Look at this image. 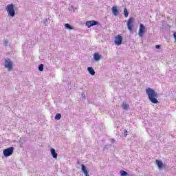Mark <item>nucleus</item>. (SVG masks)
Here are the masks:
<instances>
[{"label":"nucleus","mask_w":176,"mask_h":176,"mask_svg":"<svg viewBox=\"0 0 176 176\" xmlns=\"http://www.w3.org/2000/svg\"><path fill=\"white\" fill-rule=\"evenodd\" d=\"M146 93L148 97V100H150L151 102L153 104H158L159 101L157 100V93L155 91L154 89L151 88H147L146 89Z\"/></svg>","instance_id":"obj_1"},{"label":"nucleus","mask_w":176,"mask_h":176,"mask_svg":"<svg viewBox=\"0 0 176 176\" xmlns=\"http://www.w3.org/2000/svg\"><path fill=\"white\" fill-rule=\"evenodd\" d=\"M6 10L8 13V16H10L11 17H14V14H16V12L14 11V6H13V3L8 4L6 7Z\"/></svg>","instance_id":"obj_2"},{"label":"nucleus","mask_w":176,"mask_h":176,"mask_svg":"<svg viewBox=\"0 0 176 176\" xmlns=\"http://www.w3.org/2000/svg\"><path fill=\"white\" fill-rule=\"evenodd\" d=\"M14 149V148H13V147H10V148L4 149L3 151L4 156H6V157L12 156V155H13Z\"/></svg>","instance_id":"obj_3"},{"label":"nucleus","mask_w":176,"mask_h":176,"mask_svg":"<svg viewBox=\"0 0 176 176\" xmlns=\"http://www.w3.org/2000/svg\"><path fill=\"white\" fill-rule=\"evenodd\" d=\"M127 27L128 30H129L131 32H133V28H134V18L130 17L129 19L127 22Z\"/></svg>","instance_id":"obj_4"},{"label":"nucleus","mask_w":176,"mask_h":176,"mask_svg":"<svg viewBox=\"0 0 176 176\" xmlns=\"http://www.w3.org/2000/svg\"><path fill=\"white\" fill-rule=\"evenodd\" d=\"M122 42H123V37L120 36V34L117 35L114 39L115 45H116L117 46H120Z\"/></svg>","instance_id":"obj_5"},{"label":"nucleus","mask_w":176,"mask_h":176,"mask_svg":"<svg viewBox=\"0 0 176 176\" xmlns=\"http://www.w3.org/2000/svg\"><path fill=\"white\" fill-rule=\"evenodd\" d=\"M4 65L6 68H8V71L13 69V63L10 61V59L6 60Z\"/></svg>","instance_id":"obj_6"},{"label":"nucleus","mask_w":176,"mask_h":176,"mask_svg":"<svg viewBox=\"0 0 176 176\" xmlns=\"http://www.w3.org/2000/svg\"><path fill=\"white\" fill-rule=\"evenodd\" d=\"M145 26H144V25L142 23H141L140 25V28H139V32H138V35L139 36H140V38H142V36H144V34H145Z\"/></svg>","instance_id":"obj_7"},{"label":"nucleus","mask_w":176,"mask_h":176,"mask_svg":"<svg viewBox=\"0 0 176 176\" xmlns=\"http://www.w3.org/2000/svg\"><path fill=\"white\" fill-rule=\"evenodd\" d=\"M97 24L98 22L96 21H91L86 22V26L88 27V28H90V27H93L94 25H97Z\"/></svg>","instance_id":"obj_8"},{"label":"nucleus","mask_w":176,"mask_h":176,"mask_svg":"<svg viewBox=\"0 0 176 176\" xmlns=\"http://www.w3.org/2000/svg\"><path fill=\"white\" fill-rule=\"evenodd\" d=\"M155 164L158 166V168H160V170H162V168H163V162L159 160H157L155 161Z\"/></svg>","instance_id":"obj_9"},{"label":"nucleus","mask_w":176,"mask_h":176,"mask_svg":"<svg viewBox=\"0 0 176 176\" xmlns=\"http://www.w3.org/2000/svg\"><path fill=\"white\" fill-rule=\"evenodd\" d=\"M81 170L84 173L85 176H90V175H89V172L86 169V166H85V164L81 165Z\"/></svg>","instance_id":"obj_10"},{"label":"nucleus","mask_w":176,"mask_h":176,"mask_svg":"<svg viewBox=\"0 0 176 176\" xmlns=\"http://www.w3.org/2000/svg\"><path fill=\"white\" fill-rule=\"evenodd\" d=\"M113 14H114V16H118V14H119V11L118 10V7L116 6H113L111 8Z\"/></svg>","instance_id":"obj_11"},{"label":"nucleus","mask_w":176,"mask_h":176,"mask_svg":"<svg viewBox=\"0 0 176 176\" xmlns=\"http://www.w3.org/2000/svg\"><path fill=\"white\" fill-rule=\"evenodd\" d=\"M50 151H51V154L53 156L54 159H56L58 154L57 153H56V150L53 148H51Z\"/></svg>","instance_id":"obj_12"},{"label":"nucleus","mask_w":176,"mask_h":176,"mask_svg":"<svg viewBox=\"0 0 176 176\" xmlns=\"http://www.w3.org/2000/svg\"><path fill=\"white\" fill-rule=\"evenodd\" d=\"M87 71L89 72V73L90 74V75H92V76L96 75V72L94 71V69H93V67H88V68H87Z\"/></svg>","instance_id":"obj_13"},{"label":"nucleus","mask_w":176,"mask_h":176,"mask_svg":"<svg viewBox=\"0 0 176 176\" xmlns=\"http://www.w3.org/2000/svg\"><path fill=\"white\" fill-rule=\"evenodd\" d=\"M94 57L96 61H100L101 59V56L98 54H94Z\"/></svg>","instance_id":"obj_14"},{"label":"nucleus","mask_w":176,"mask_h":176,"mask_svg":"<svg viewBox=\"0 0 176 176\" xmlns=\"http://www.w3.org/2000/svg\"><path fill=\"white\" fill-rule=\"evenodd\" d=\"M65 28L67 29V30H74V28H72V26H71V25H69V23H66L65 25Z\"/></svg>","instance_id":"obj_15"},{"label":"nucleus","mask_w":176,"mask_h":176,"mask_svg":"<svg viewBox=\"0 0 176 176\" xmlns=\"http://www.w3.org/2000/svg\"><path fill=\"white\" fill-rule=\"evenodd\" d=\"M122 108L125 111H127L129 109V104L127 103H122Z\"/></svg>","instance_id":"obj_16"},{"label":"nucleus","mask_w":176,"mask_h":176,"mask_svg":"<svg viewBox=\"0 0 176 176\" xmlns=\"http://www.w3.org/2000/svg\"><path fill=\"white\" fill-rule=\"evenodd\" d=\"M121 176H129V173L124 170H120Z\"/></svg>","instance_id":"obj_17"},{"label":"nucleus","mask_w":176,"mask_h":176,"mask_svg":"<svg viewBox=\"0 0 176 176\" xmlns=\"http://www.w3.org/2000/svg\"><path fill=\"white\" fill-rule=\"evenodd\" d=\"M124 17H129V11L127 10V8L124 9Z\"/></svg>","instance_id":"obj_18"},{"label":"nucleus","mask_w":176,"mask_h":176,"mask_svg":"<svg viewBox=\"0 0 176 176\" xmlns=\"http://www.w3.org/2000/svg\"><path fill=\"white\" fill-rule=\"evenodd\" d=\"M55 119L56 120H60L61 119V115L60 113H57L55 116Z\"/></svg>","instance_id":"obj_19"},{"label":"nucleus","mask_w":176,"mask_h":176,"mask_svg":"<svg viewBox=\"0 0 176 176\" xmlns=\"http://www.w3.org/2000/svg\"><path fill=\"white\" fill-rule=\"evenodd\" d=\"M38 69H39V71H43V64H41L38 66Z\"/></svg>","instance_id":"obj_20"},{"label":"nucleus","mask_w":176,"mask_h":176,"mask_svg":"<svg viewBox=\"0 0 176 176\" xmlns=\"http://www.w3.org/2000/svg\"><path fill=\"white\" fill-rule=\"evenodd\" d=\"M8 41H7V40H5V41H4V45H5V46H8Z\"/></svg>","instance_id":"obj_21"},{"label":"nucleus","mask_w":176,"mask_h":176,"mask_svg":"<svg viewBox=\"0 0 176 176\" xmlns=\"http://www.w3.org/2000/svg\"><path fill=\"white\" fill-rule=\"evenodd\" d=\"M155 47H156V49H160V45H155Z\"/></svg>","instance_id":"obj_22"},{"label":"nucleus","mask_w":176,"mask_h":176,"mask_svg":"<svg viewBox=\"0 0 176 176\" xmlns=\"http://www.w3.org/2000/svg\"><path fill=\"white\" fill-rule=\"evenodd\" d=\"M127 133H128L127 130H125L124 131L125 137H127Z\"/></svg>","instance_id":"obj_23"},{"label":"nucleus","mask_w":176,"mask_h":176,"mask_svg":"<svg viewBox=\"0 0 176 176\" xmlns=\"http://www.w3.org/2000/svg\"><path fill=\"white\" fill-rule=\"evenodd\" d=\"M112 141H113V142H115V140H114V139H113V140H112Z\"/></svg>","instance_id":"obj_24"}]
</instances>
